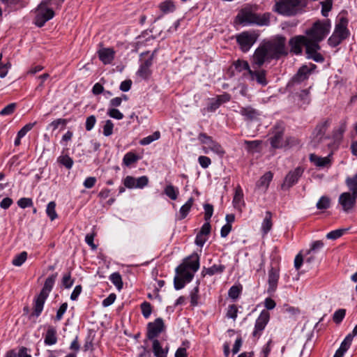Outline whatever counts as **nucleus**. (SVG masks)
<instances>
[{"label": "nucleus", "instance_id": "1", "mask_svg": "<svg viewBox=\"0 0 357 357\" xmlns=\"http://www.w3.org/2000/svg\"><path fill=\"white\" fill-rule=\"evenodd\" d=\"M307 5V0H275L273 10L285 17H292L304 13Z\"/></svg>", "mask_w": 357, "mask_h": 357}, {"label": "nucleus", "instance_id": "2", "mask_svg": "<svg viewBox=\"0 0 357 357\" xmlns=\"http://www.w3.org/2000/svg\"><path fill=\"white\" fill-rule=\"evenodd\" d=\"M331 29V22L329 19L318 20L305 31V37L310 44H319L328 35Z\"/></svg>", "mask_w": 357, "mask_h": 357}, {"label": "nucleus", "instance_id": "3", "mask_svg": "<svg viewBox=\"0 0 357 357\" xmlns=\"http://www.w3.org/2000/svg\"><path fill=\"white\" fill-rule=\"evenodd\" d=\"M348 22V20L345 17H340L338 19L334 31L328 40V44L331 47H337L349 36L350 32L347 29Z\"/></svg>", "mask_w": 357, "mask_h": 357}, {"label": "nucleus", "instance_id": "4", "mask_svg": "<svg viewBox=\"0 0 357 357\" xmlns=\"http://www.w3.org/2000/svg\"><path fill=\"white\" fill-rule=\"evenodd\" d=\"M240 24H253L259 26L266 25L268 22L266 13L258 14L252 12L250 8L241 9L236 16Z\"/></svg>", "mask_w": 357, "mask_h": 357}, {"label": "nucleus", "instance_id": "5", "mask_svg": "<svg viewBox=\"0 0 357 357\" xmlns=\"http://www.w3.org/2000/svg\"><path fill=\"white\" fill-rule=\"evenodd\" d=\"M278 247L275 246L271 255V268L269 270V293L275 291L280 278V256L278 254Z\"/></svg>", "mask_w": 357, "mask_h": 357}, {"label": "nucleus", "instance_id": "6", "mask_svg": "<svg viewBox=\"0 0 357 357\" xmlns=\"http://www.w3.org/2000/svg\"><path fill=\"white\" fill-rule=\"evenodd\" d=\"M50 3V0H46L38 5L34 20V23L37 26L42 27L47 21L54 17V10L52 8H47V6Z\"/></svg>", "mask_w": 357, "mask_h": 357}, {"label": "nucleus", "instance_id": "7", "mask_svg": "<svg viewBox=\"0 0 357 357\" xmlns=\"http://www.w3.org/2000/svg\"><path fill=\"white\" fill-rule=\"evenodd\" d=\"M330 121L326 119L319 123L311 135L310 144L313 147H317L329 137L326 135V132L330 126Z\"/></svg>", "mask_w": 357, "mask_h": 357}, {"label": "nucleus", "instance_id": "8", "mask_svg": "<svg viewBox=\"0 0 357 357\" xmlns=\"http://www.w3.org/2000/svg\"><path fill=\"white\" fill-rule=\"evenodd\" d=\"M235 68L238 70L241 71L243 70H248L249 75L252 80H256L259 84L262 85L266 84V73L265 70H251L250 68L249 64L245 61L238 60L234 63Z\"/></svg>", "mask_w": 357, "mask_h": 357}, {"label": "nucleus", "instance_id": "9", "mask_svg": "<svg viewBox=\"0 0 357 357\" xmlns=\"http://www.w3.org/2000/svg\"><path fill=\"white\" fill-rule=\"evenodd\" d=\"M287 54L285 48V38L277 36L269 40V60L271 59H278L282 56Z\"/></svg>", "mask_w": 357, "mask_h": 357}, {"label": "nucleus", "instance_id": "10", "mask_svg": "<svg viewBox=\"0 0 357 357\" xmlns=\"http://www.w3.org/2000/svg\"><path fill=\"white\" fill-rule=\"evenodd\" d=\"M284 123L282 121H278L273 128L272 135L271 137V144L274 149H280L286 145L283 140V135L284 132Z\"/></svg>", "mask_w": 357, "mask_h": 357}, {"label": "nucleus", "instance_id": "11", "mask_svg": "<svg viewBox=\"0 0 357 357\" xmlns=\"http://www.w3.org/2000/svg\"><path fill=\"white\" fill-rule=\"evenodd\" d=\"M202 144H204V151L208 153V151H211L220 155H223L225 151L220 144L213 140L212 137L206 135L205 133H200L198 137Z\"/></svg>", "mask_w": 357, "mask_h": 357}, {"label": "nucleus", "instance_id": "12", "mask_svg": "<svg viewBox=\"0 0 357 357\" xmlns=\"http://www.w3.org/2000/svg\"><path fill=\"white\" fill-rule=\"evenodd\" d=\"M268 60V45L264 43L259 47L252 56V66L255 70L259 68Z\"/></svg>", "mask_w": 357, "mask_h": 357}, {"label": "nucleus", "instance_id": "13", "mask_svg": "<svg viewBox=\"0 0 357 357\" xmlns=\"http://www.w3.org/2000/svg\"><path fill=\"white\" fill-rule=\"evenodd\" d=\"M165 330V324L162 319L157 318L154 321L147 325L146 337L149 340H156L157 337Z\"/></svg>", "mask_w": 357, "mask_h": 357}, {"label": "nucleus", "instance_id": "14", "mask_svg": "<svg viewBox=\"0 0 357 357\" xmlns=\"http://www.w3.org/2000/svg\"><path fill=\"white\" fill-rule=\"evenodd\" d=\"M317 68V66L314 63L303 65L299 68L296 75L292 78L294 83H301L308 79L309 76Z\"/></svg>", "mask_w": 357, "mask_h": 357}, {"label": "nucleus", "instance_id": "15", "mask_svg": "<svg viewBox=\"0 0 357 357\" xmlns=\"http://www.w3.org/2000/svg\"><path fill=\"white\" fill-rule=\"evenodd\" d=\"M357 197L350 192H342L338 199V202L345 212H349L353 209L356 205Z\"/></svg>", "mask_w": 357, "mask_h": 357}, {"label": "nucleus", "instance_id": "16", "mask_svg": "<svg viewBox=\"0 0 357 357\" xmlns=\"http://www.w3.org/2000/svg\"><path fill=\"white\" fill-rule=\"evenodd\" d=\"M236 40L243 52L248 51L255 43L256 38L254 34L244 31L236 36Z\"/></svg>", "mask_w": 357, "mask_h": 357}, {"label": "nucleus", "instance_id": "17", "mask_svg": "<svg viewBox=\"0 0 357 357\" xmlns=\"http://www.w3.org/2000/svg\"><path fill=\"white\" fill-rule=\"evenodd\" d=\"M289 43L291 48V52L295 54H299L302 52L303 45L305 47L306 50L307 45L310 44V41H308V39H307L305 36H295L290 39Z\"/></svg>", "mask_w": 357, "mask_h": 357}, {"label": "nucleus", "instance_id": "18", "mask_svg": "<svg viewBox=\"0 0 357 357\" xmlns=\"http://www.w3.org/2000/svg\"><path fill=\"white\" fill-rule=\"evenodd\" d=\"M156 52L154 50L147 59L142 61L137 72V75L144 79H148L151 75V66L153 64V60Z\"/></svg>", "mask_w": 357, "mask_h": 357}, {"label": "nucleus", "instance_id": "19", "mask_svg": "<svg viewBox=\"0 0 357 357\" xmlns=\"http://www.w3.org/2000/svg\"><path fill=\"white\" fill-rule=\"evenodd\" d=\"M303 172L304 169L301 167H298L293 171H290L284 178L282 188L288 189L295 185L303 174Z\"/></svg>", "mask_w": 357, "mask_h": 357}, {"label": "nucleus", "instance_id": "20", "mask_svg": "<svg viewBox=\"0 0 357 357\" xmlns=\"http://www.w3.org/2000/svg\"><path fill=\"white\" fill-rule=\"evenodd\" d=\"M321 49L319 44H310L307 47L306 54L307 58L314 60L318 63H322L324 61V56L318 52Z\"/></svg>", "mask_w": 357, "mask_h": 357}, {"label": "nucleus", "instance_id": "21", "mask_svg": "<svg viewBox=\"0 0 357 357\" xmlns=\"http://www.w3.org/2000/svg\"><path fill=\"white\" fill-rule=\"evenodd\" d=\"M231 96L227 93L217 96L216 98L211 99V102L208 106V112H213L217 109L222 104L229 102Z\"/></svg>", "mask_w": 357, "mask_h": 357}, {"label": "nucleus", "instance_id": "22", "mask_svg": "<svg viewBox=\"0 0 357 357\" xmlns=\"http://www.w3.org/2000/svg\"><path fill=\"white\" fill-rule=\"evenodd\" d=\"M238 112L244 117V120L248 121H255L260 116L259 112L251 106L242 107Z\"/></svg>", "mask_w": 357, "mask_h": 357}, {"label": "nucleus", "instance_id": "23", "mask_svg": "<svg viewBox=\"0 0 357 357\" xmlns=\"http://www.w3.org/2000/svg\"><path fill=\"white\" fill-rule=\"evenodd\" d=\"M268 323V311L263 310L260 314L259 317L256 320L255 331H253V335L256 336L260 333L266 327Z\"/></svg>", "mask_w": 357, "mask_h": 357}, {"label": "nucleus", "instance_id": "24", "mask_svg": "<svg viewBox=\"0 0 357 357\" xmlns=\"http://www.w3.org/2000/svg\"><path fill=\"white\" fill-rule=\"evenodd\" d=\"M115 52L112 48H102L98 50V54L100 60L104 64H109L114 58Z\"/></svg>", "mask_w": 357, "mask_h": 357}, {"label": "nucleus", "instance_id": "25", "mask_svg": "<svg viewBox=\"0 0 357 357\" xmlns=\"http://www.w3.org/2000/svg\"><path fill=\"white\" fill-rule=\"evenodd\" d=\"M330 155L328 157H320L314 153H311L310 155L309 159L311 162H312L314 165L319 167H324L330 165L331 160L329 158Z\"/></svg>", "mask_w": 357, "mask_h": 357}, {"label": "nucleus", "instance_id": "26", "mask_svg": "<svg viewBox=\"0 0 357 357\" xmlns=\"http://www.w3.org/2000/svg\"><path fill=\"white\" fill-rule=\"evenodd\" d=\"M56 278V274H52L49 276L44 284V286L40 293V294L48 297L50 292L52 291V287L54 286L55 280Z\"/></svg>", "mask_w": 357, "mask_h": 357}, {"label": "nucleus", "instance_id": "27", "mask_svg": "<svg viewBox=\"0 0 357 357\" xmlns=\"http://www.w3.org/2000/svg\"><path fill=\"white\" fill-rule=\"evenodd\" d=\"M47 297L43 296L41 294H38V296L35 299L34 306H33V314L36 317H38L43 310V306L45 302V300Z\"/></svg>", "mask_w": 357, "mask_h": 357}, {"label": "nucleus", "instance_id": "28", "mask_svg": "<svg viewBox=\"0 0 357 357\" xmlns=\"http://www.w3.org/2000/svg\"><path fill=\"white\" fill-rule=\"evenodd\" d=\"M181 266H185L186 268H190L193 272H196L199 268V256L197 254L191 255L189 259Z\"/></svg>", "mask_w": 357, "mask_h": 357}, {"label": "nucleus", "instance_id": "29", "mask_svg": "<svg viewBox=\"0 0 357 357\" xmlns=\"http://www.w3.org/2000/svg\"><path fill=\"white\" fill-rule=\"evenodd\" d=\"M44 342L47 345H52L56 343V330L54 327L50 326L48 328L46 332Z\"/></svg>", "mask_w": 357, "mask_h": 357}, {"label": "nucleus", "instance_id": "30", "mask_svg": "<svg viewBox=\"0 0 357 357\" xmlns=\"http://www.w3.org/2000/svg\"><path fill=\"white\" fill-rule=\"evenodd\" d=\"M194 204V199L190 197L185 204H183L180 210L178 216V220H181L186 218L188 214L189 213L192 205Z\"/></svg>", "mask_w": 357, "mask_h": 357}, {"label": "nucleus", "instance_id": "31", "mask_svg": "<svg viewBox=\"0 0 357 357\" xmlns=\"http://www.w3.org/2000/svg\"><path fill=\"white\" fill-rule=\"evenodd\" d=\"M352 340L353 337L351 335H347L344 340L342 342L340 348L336 351L335 354L343 357L345 352L350 347Z\"/></svg>", "mask_w": 357, "mask_h": 357}, {"label": "nucleus", "instance_id": "32", "mask_svg": "<svg viewBox=\"0 0 357 357\" xmlns=\"http://www.w3.org/2000/svg\"><path fill=\"white\" fill-rule=\"evenodd\" d=\"M233 204L235 208H240L243 205V192L240 185L236 186L235 188Z\"/></svg>", "mask_w": 357, "mask_h": 357}, {"label": "nucleus", "instance_id": "33", "mask_svg": "<svg viewBox=\"0 0 357 357\" xmlns=\"http://www.w3.org/2000/svg\"><path fill=\"white\" fill-rule=\"evenodd\" d=\"M225 267L224 265L222 264H214L210 268H204L202 271V275L203 276H205L206 275H213L216 273H221L225 270Z\"/></svg>", "mask_w": 357, "mask_h": 357}, {"label": "nucleus", "instance_id": "34", "mask_svg": "<svg viewBox=\"0 0 357 357\" xmlns=\"http://www.w3.org/2000/svg\"><path fill=\"white\" fill-rule=\"evenodd\" d=\"M261 142L259 140L255 141H244V144L246 145V149L248 152L254 153L260 151Z\"/></svg>", "mask_w": 357, "mask_h": 357}, {"label": "nucleus", "instance_id": "35", "mask_svg": "<svg viewBox=\"0 0 357 357\" xmlns=\"http://www.w3.org/2000/svg\"><path fill=\"white\" fill-rule=\"evenodd\" d=\"M176 272L180 275L185 282H190L194 277V274L188 271L185 266H178L176 268Z\"/></svg>", "mask_w": 357, "mask_h": 357}, {"label": "nucleus", "instance_id": "36", "mask_svg": "<svg viewBox=\"0 0 357 357\" xmlns=\"http://www.w3.org/2000/svg\"><path fill=\"white\" fill-rule=\"evenodd\" d=\"M345 183L349 190V192L357 197V176H348L345 180Z\"/></svg>", "mask_w": 357, "mask_h": 357}, {"label": "nucleus", "instance_id": "37", "mask_svg": "<svg viewBox=\"0 0 357 357\" xmlns=\"http://www.w3.org/2000/svg\"><path fill=\"white\" fill-rule=\"evenodd\" d=\"M153 351L156 357H167V349H162L158 340L153 341Z\"/></svg>", "mask_w": 357, "mask_h": 357}, {"label": "nucleus", "instance_id": "38", "mask_svg": "<svg viewBox=\"0 0 357 357\" xmlns=\"http://www.w3.org/2000/svg\"><path fill=\"white\" fill-rule=\"evenodd\" d=\"M164 193L172 200H176L178 195V190L172 184L167 185L164 189Z\"/></svg>", "mask_w": 357, "mask_h": 357}, {"label": "nucleus", "instance_id": "39", "mask_svg": "<svg viewBox=\"0 0 357 357\" xmlns=\"http://www.w3.org/2000/svg\"><path fill=\"white\" fill-rule=\"evenodd\" d=\"M160 10L164 13H172L175 10V5L172 0H167L159 5Z\"/></svg>", "mask_w": 357, "mask_h": 357}, {"label": "nucleus", "instance_id": "40", "mask_svg": "<svg viewBox=\"0 0 357 357\" xmlns=\"http://www.w3.org/2000/svg\"><path fill=\"white\" fill-rule=\"evenodd\" d=\"M257 190L266 193L268 189V176L267 174H264L256 183Z\"/></svg>", "mask_w": 357, "mask_h": 357}, {"label": "nucleus", "instance_id": "41", "mask_svg": "<svg viewBox=\"0 0 357 357\" xmlns=\"http://www.w3.org/2000/svg\"><path fill=\"white\" fill-rule=\"evenodd\" d=\"M138 160L139 157L137 154L133 152H128L124 155L123 162L126 166L128 167L136 162Z\"/></svg>", "mask_w": 357, "mask_h": 357}, {"label": "nucleus", "instance_id": "42", "mask_svg": "<svg viewBox=\"0 0 357 357\" xmlns=\"http://www.w3.org/2000/svg\"><path fill=\"white\" fill-rule=\"evenodd\" d=\"M160 137V132L159 131L154 132L152 135H149L142 139L139 142L141 145L145 146L151 144V142L158 140Z\"/></svg>", "mask_w": 357, "mask_h": 357}, {"label": "nucleus", "instance_id": "43", "mask_svg": "<svg viewBox=\"0 0 357 357\" xmlns=\"http://www.w3.org/2000/svg\"><path fill=\"white\" fill-rule=\"evenodd\" d=\"M110 281L120 290L123 287V281L121 275L119 273H113L109 276Z\"/></svg>", "mask_w": 357, "mask_h": 357}, {"label": "nucleus", "instance_id": "44", "mask_svg": "<svg viewBox=\"0 0 357 357\" xmlns=\"http://www.w3.org/2000/svg\"><path fill=\"white\" fill-rule=\"evenodd\" d=\"M55 208L56 203L54 202H50L47 206L46 213L52 221L58 216Z\"/></svg>", "mask_w": 357, "mask_h": 357}, {"label": "nucleus", "instance_id": "45", "mask_svg": "<svg viewBox=\"0 0 357 357\" xmlns=\"http://www.w3.org/2000/svg\"><path fill=\"white\" fill-rule=\"evenodd\" d=\"M57 162L65 166L67 169H70L73 165V159L67 155L59 156L57 159Z\"/></svg>", "mask_w": 357, "mask_h": 357}, {"label": "nucleus", "instance_id": "46", "mask_svg": "<svg viewBox=\"0 0 357 357\" xmlns=\"http://www.w3.org/2000/svg\"><path fill=\"white\" fill-rule=\"evenodd\" d=\"M331 199L326 196H322L317 203V208L320 210L327 209L330 207Z\"/></svg>", "mask_w": 357, "mask_h": 357}, {"label": "nucleus", "instance_id": "47", "mask_svg": "<svg viewBox=\"0 0 357 357\" xmlns=\"http://www.w3.org/2000/svg\"><path fill=\"white\" fill-rule=\"evenodd\" d=\"M242 291V287L240 286L234 285L228 291V296L232 300H236L238 298Z\"/></svg>", "mask_w": 357, "mask_h": 357}, {"label": "nucleus", "instance_id": "48", "mask_svg": "<svg viewBox=\"0 0 357 357\" xmlns=\"http://www.w3.org/2000/svg\"><path fill=\"white\" fill-rule=\"evenodd\" d=\"M324 247V243L321 241H316L312 243L311 248L307 250L305 255L317 254V252Z\"/></svg>", "mask_w": 357, "mask_h": 357}, {"label": "nucleus", "instance_id": "49", "mask_svg": "<svg viewBox=\"0 0 357 357\" xmlns=\"http://www.w3.org/2000/svg\"><path fill=\"white\" fill-rule=\"evenodd\" d=\"M26 252H22L20 254L15 257L13 259L12 264L15 266H20L26 261Z\"/></svg>", "mask_w": 357, "mask_h": 357}, {"label": "nucleus", "instance_id": "50", "mask_svg": "<svg viewBox=\"0 0 357 357\" xmlns=\"http://www.w3.org/2000/svg\"><path fill=\"white\" fill-rule=\"evenodd\" d=\"M321 14L324 17L328 15V12L332 9L333 0H324L321 3Z\"/></svg>", "mask_w": 357, "mask_h": 357}, {"label": "nucleus", "instance_id": "51", "mask_svg": "<svg viewBox=\"0 0 357 357\" xmlns=\"http://www.w3.org/2000/svg\"><path fill=\"white\" fill-rule=\"evenodd\" d=\"M347 230V229H338L333 230L327 234L326 238L328 239L335 240L341 237Z\"/></svg>", "mask_w": 357, "mask_h": 357}, {"label": "nucleus", "instance_id": "52", "mask_svg": "<svg viewBox=\"0 0 357 357\" xmlns=\"http://www.w3.org/2000/svg\"><path fill=\"white\" fill-rule=\"evenodd\" d=\"M238 311V307L236 305H229L227 308V317L235 320L237 317Z\"/></svg>", "mask_w": 357, "mask_h": 357}, {"label": "nucleus", "instance_id": "53", "mask_svg": "<svg viewBox=\"0 0 357 357\" xmlns=\"http://www.w3.org/2000/svg\"><path fill=\"white\" fill-rule=\"evenodd\" d=\"M141 310L143 316L145 318H149L152 312L151 305L148 302H144L141 305Z\"/></svg>", "mask_w": 357, "mask_h": 357}, {"label": "nucleus", "instance_id": "54", "mask_svg": "<svg viewBox=\"0 0 357 357\" xmlns=\"http://www.w3.org/2000/svg\"><path fill=\"white\" fill-rule=\"evenodd\" d=\"M114 123L111 120H107L103 126V135L106 137L110 136L113 132Z\"/></svg>", "mask_w": 357, "mask_h": 357}, {"label": "nucleus", "instance_id": "55", "mask_svg": "<svg viewBox=\"0 0 357 357\" xmlns=\"http://www.w3.org/2000/svg\"><path fill=\"white\" fill-rule=\"evenodd\" d=\"M11 68V63L9 60L0 64V77L3 78L6 76L8 70Z\"/></svg>", "mask_w": 357, "mask_h": 357}, {"label": "nucleus", "instance_id": "56", "mask_svg": "<svg viewBox=\"0 0 357 357\" xmlns=\"http://www.w3.org/2000/svg\"><path fill=\"white\" fill-rule=\"evenodd\" d=\"M16 107L17 104L15 102L8 105L0 112V115L5 116L12 114L15 112Z\"/></svg>", "mask_w": 357, "mask_h": 357}, {"label": "nucleus", "instance_id": "57", "mask_svg": "<svg viewBox=\"0 0 357 357\" xmlns=\"http://www.w3.org/2000/svg\"><path fill=\"white\" fill-rule=\"evenodd\" d=\"M298 97L304 104L308 105L310 102V90L304 89L301 91V92L298 93Z\"/></svg>", "mask_w": 357, "mask_h": 357}, {"label": "nucleus", "instance_id": "58", "mask_svg": "<svg viewBox=\"0 0 357 357\" xmlns=\"http://www.w3.org/2000/svg\"><path fill=\"white\" fill-rule=\"evenodd\" d=\"M107 114L115 119L121 120L123 118V114L116 108H109L107 111Z\"/></svg>", "mask_w": 357, "mask_h": 357}, {"label": "nucleus", "instance_id": "59", "mask_svg": "<svg viewBox=\"0 0 357 357\" xmlns=\"http://www.w3.org/2000/svg\"><path fill=\"white\" fill-rule=\"evenodd\" d=\"M345 314L346 310L344 309H340L335 311L333 317L334 322L336 324L340 323L345 317Z\"/></svg>", "mask_w": 357, "mask_h": 357}, {"label": "nucleus", "instance_id": "60", "mask_svg": "<svg viewBox=\"0 0 357 357\" xmlns=\"http://www.w3.org/2000/svg\"><path fill=\"white\" fill-rule=\"evenodd\" d=\"M199 287L197 285L191 291L190 293V303L191 305L193 306H195L198 303V299H199Z\"/></svg>", "mask_w": 357, "mask_h": 357}, {"label": "nucleus", "instance_id": "61", "mask_svg": "<svg viewBox=\"0 0 357 357\" xmlns=\"http://www.w3.org/2000/svg\"><path fill=\"white\" fill-rule=\"evenodd\" d=\"M17 205L22 208L31 207L33 206V201L31 198L23 197L17 201Z\"/></svg>", "mask_w": 357, "mask_h": 357}, {"label": "nucleus", "instance_id": "62", "mask_svg": "<svg viewBox=\"0 0 357 357\" xmlns=\"http://www.w3.org/2000/svg\"><path fill=\"white\" fill-rule=\"evenodd\" d=\"M96 123V118L94 115H91L86 118L85 128L87 131L91 130Z\"/></svg>", "mask_w": 357, "mask_h": 357}, {"label": "nucleus", "instance_id": "63", "mask_svg": "<svg viewBox=\"0 0 357 357\" xmlns=\"http://www.w3.org/2000/svg\"><path fill=\"white\" fill-rule=\"evenodd\" d=\"M204 219L206 221H209L213 213V207L211 204H205L204 205Z\"/></svg>", "mask_w": 357, "mask_h": 357}, {"label": "nucleus", "instance_id": "64", "mask_svg": "<svg viewBox=\"0 0 357 357\" xmlns=\"http://www.w3.org/2000/svg\"><path fill=\"white\" fill-rule=\"evenodd\" d=\"M148 182H149V179L147 178V176H142L141 177H139L138 178L136 179L135 188H142L145 187L146 185H147Z\"/></svg>", "mask_w": 357, "mask_h": 357}]
</instances>
